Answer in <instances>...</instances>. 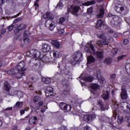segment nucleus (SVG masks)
Segmentation results:
<instances>
[{
    "label": "nucleus",
    "mask_w": 130,
    "mask_h": 130,
    "mask_svg": "<svg viewBox=\"0 0 130 130\" xmlns=\"http://www.w3.org/2000/svg\"><path fill=\"white\" fill-rule=\"evenodd\" d=\"M28 65L32 69H35L36 67H40L41 66V60L36 59V58H32L29 61Z\"/></svg>",
    "instance_id": "f257e3e1"
},
{
    "label": "nucleus",
    "mask_w": 130,
    "mask_h": 130,
    "mask_svg": "<svg viewBox=\"0 0 130 130\" xmlns=\"http://www.w3.org/2000/svg\"><path fill=\"white\" fill-rule=\"evenodd\" d=\"M79 11V6H73V5H72L70 6V7L68 8V11L69 12H71V13L75 16H78Z\"/></svg>",
    "instance_id": "f03ea898"
},
{
    "label": "nucleus",
    "mask_w": 130,
    "mask_h": 130,
    "mask_svg": "<svg viewBox=\"0 0 130 130\" xmlns=\"http://www.w3.org/2000/svg\"><path fill=\"white\" fill-rule=\"evenodd\" d=\"M73 59L75 61L81 62L83 60V53L81 51H77L75 53V55L73 57Z\"/></svg>",
    "instance_id": "7ed1b4c3"
},
{
    "label": "nucleus",
    "mask_w": 130,
    "mask_h": 130,
    "mask_svg": "<svg viewBox=\"0 0 130 130\" xmlns=\"http://www.w3.org/2000/svg\"><path fill=\"white\" fill-rule=\"evenodd\" d=\"M28 53L34 57V58H41V53L38 50L31 49L28 51Z\"/></svg>",
    "instance_id": "20e7f679"
},
{
    "label": "nucleus",
    "mask_w": 130,
    "mask_h": 130,
    "mask_svg": "<svg viewBox=\"0 0 130 130\" xmlns=\"http://www.w3.org/2000/svg\"><path fill=\"white\" fill-rule=\"evenodd\" d=\"M59 106L62 110L66 111L68 112H70L71 110H72V106L64 103H60Z\"/></svg>",
    "instance_id": "39448f33"
},
{
    "label": "nucleus",
    "mask_w": 130,
    "mask_h": 130,
    "mask_svg": "<svg viewBox=\"0 0 130 130\" xmlns=\"http://www.w3.org/2000/svg\"><path fill=\"white\" fill-rule=\"evenodd\" d=\"M25 62L24 61H21L19 62L17 66V69L19 72H24L26 71V69L24 68Z\"/></svg>",
    "instance_id": "423d86ee"
},
{
    "label": "nucleus",
    "mask_w": 130,
    "mask_h": 130,
    "mask_svg": "<svg viewBox=\"0 0 130 130\" xmlns=\"http://www.w3.org/2000/svg\"><path fill=\"white\" fill-rule=\"evenodd\" d=\"M43 18L45 20H52L54 19V15L51 12H47L43 15Z\"/></svg>",
    "instance_id": "0eeeda50"
},
{
    "label": "nucleus",
    "mask_w": 130,
    "mask_h": 130,
    "mask_svg": "<svg viewBox=\"0 0 130 130\" xmlns=\"http://www.w3.org/2000/svg\"><path fill=\"white\" fill-rule=\"evenodd\" d=\"M45 26L50 30H53L54 29V24L52 23V20H47L45 23Z\"/></svg>",
    "instance_id": "6e6552de"
},
{
    "label": "nucleus",
    "mask_w": 130,
    "mask_h": 130,
    "mask_svg": "<svg viewBox=\"0 0 130 130\" xmlns=\"http://www.w3.org/2000/svg\"><path fill=\"white\" fill-rule=\"evenodd\" d=\"M51 50V46L48 44H43L42 46V48L41 49V51L43 53H47L50 52Z\"/></svg>",
    "instance_id": "1a4fd4ad"
},
{
    "label": "nucleus",
    "mask_w": 130,
    "mask_h": 130,
    "mask_svg": "<svg viewBox=\"0 0 130 130\" xmlns=\"http://www.w3.org/2000/svg\"><path fill=\"white\" fill-rule=\"evenodd\" d=\"M53 89L50 86H48L45 91V95L46 97H50L52 96Z\"/></svg>",
    "instance_id": "9d476101"
},
{
    "label": "nucleus",
    "mask_w": 130,
    "mask_h": 130,
    "mask_svg": "<svg viewBox=\"0 0 130 130\" xmlns=\"http://www.w3.org/2000/svg\"><path fill=\"white\" fill-rule=\"evenodd\" d=\"M97 105L98 106L100 107V109L103 111H105L106 110V107L104 104L103 103V102L101 100H97Z\"/></svg>",
    "instance_id": "9b49d317"
},
{
    "label": "nucleus",
    "mask_w": 130,
    "mask_h": 130,
    "mask_svg": "<svg viewBox=\"0 0 130 130\" xmlns=\"http://www.w3.org/2000/svg\"><path fill=\"white\" fill-rule=\"evenodd\" d=\"M83 119L85 122H91L93 120V115L86 114L83 116Z\"/></svg>",
    "instance_id": "f8f14e48"
},
{
    "label": "nucleus",
    "mask_w": 130,
    "mask_h": 130,
    "mask_svg": "<svg viewBox=\"0 0 130 130\" xmlns=\"http://www.w3.org/2000/svg\"><path fill=\"white\" fill-rule=\"evenodd\" d=\"M122 92L120 93V98L123 100L127 99V91L125 88H121Z\"/></svg>",
    "instance_id": "ddd939ff"
},
{
    "label": "nucleus",
    "mask_w": 130,
    "mask_h": 130,
    "mask_svg": "<svg viewBox=\"0 0 130 130\" xmlns=\"http://www.w3.org/2000/svg\"><path fill=\"white\" fill-rule=\"evenodd\" d=\"M110 97V93L108 90L104 91H103L102 94V98L104 99L105 101L108 100L109 99Z\"/></svg>",
    "instance_id": "4468645a"
},
{
    "label": "nucleus",
    "mask_w": 130,
    "mask_h": 130,
    "mask_svg": "<svg viewBox=\"0 0 130 130\" xmlns=\"http://www.w3.org/2000/svg\"><path fill=\"white\" fill-rule=\"evenodd\" d=\"M96 56L97 58L99 59H103L104 58V52L103 51H97L96 52L94 53Z\"/></svg>",
    "instance_id": "2eb2a0df"
},
{
    "label": "nucleus",
    "mask_w": 130,
    "mask_h": 130,
    "mask_svg": "<svg viewBox=\"0 0 130 130\" xmlns=\"http://www.w3.org/2000/svg\"><path fill=\"white\" fill-rule=\"evenodd\" d=\"M71 74L70 71H69L68 69H65L64 70V74H62V76H64L65 79H69Z\"/></svg>",
    "instance_id": "dca6fc26"
},
{
    "label": "nucleus",
    "mask_w": 130,
    "mask_h": 130,
    "mask_svg": "<svg viewBox=\"0 0 130 130\" xmlns=\"http://www.w3.org/2000/svg\"><path fill=\"white\" fill-rule=\"evenodd\" d=\"M97 44L99 45H108L109 41L108 40H102L98 41Z\"/></svg>",
    "instance_id": "f3484780"
},
{
    "label": "nucleus",
    "mask_w": 130,
    "mask_h": 130,
    "mask_svg": "<svg viewBox=\"0 0 130 130\" xmlns=\"http://www.w3.org/2000/svg\"><path fill=\"white\" fill-rule=\"evenodd\" d=\"M82 80L87 82H92L93 81V77L92 76H83L82 77Z\"/></svg>",
    "instance_id": "a211bd4d"
},
{
    "label": "nucleus",
    "mask_w": 130,
    "mask_h": 130,
    "mask_svg": "<svg viewBox=\"0 0 130 130\" xmlns=\"http://www.w3.org/2000/svg\"><path fill=\"white\" fill-rule=\"evenodd\" d=\"M87 64H90V63H93V62H95V58L92 55H90V56H88L87 58Z\"/></svg>",
    "instance_id": "6ab92c4d"
},
{
    "label": "nucleus",
    "mask_w": 130,
    "mask_h": 130,
    "mask_svg": "<svg viewBox=\"0 0 130 130\" xmlns=\"http://www.w3.org/2000/svg\"><path fill=\"white\" fill-rule=\"evenodd\" d=\"M128 104L126 102H122L120 103V108L122 109L123 111L125 110L126 108L129 106Z\"/></svg>",
    "instance_id": "aec40b11"
},
{
    "label": "nucleus",
    "mask_w": 130,
    "mask_h": 130,
    "mask_svg": "<svg viewBox=\"0 0 130 130\" xmlns=\"http://www.w3.org/2000/svg\"><path fill=\"white\" fill-rule=\"evenodd\" d=\"M4 89L7 92H10V84L8 81H5L4 83Z\"/></svg>",
    "instance_id": "412c9836"
},
{
    "label": "nucleus",
    "mask_w": 130,
    "mask_h": 130,
    "mask_svg": "<svg viewBox=\"0 0 130 130\" xmlns=\"http://www.w3.org/2000/svg\"><path fill=\"white\" fill-rule=\"evenodd\" d=\"M38 58L40 59V60L42 61L43 62H44L45 63L49 62V58L46 55H43L42 58L41 55H40V58Z\"/></svg>",
    "instance_id": "4be33fe9"
},
{
    "label": "nucleus",
    "mask_w": 130,
    "mask_h": 130,
    "mask_svg": "<svg viewBox=\"0 0 130 130\" xmlns=\"http://www.w3.org/2000/svg\"><path fill=\"white\" fill-rule=\"evenodd\" d=\"M42 81L45 84H49L51 82V79H50V78H48V77L47 78L43 77L42 78Z\"/></svg>",
    "instance_id": "5701e85b"
},
{
    "label": "nucleus",
    "mask_w": 130,
    "mask_h": 130,
    "mask_svg": "<svg viewBox=\"0 0 130 130\" xmlns=\"http://www.w3.org/2000/svg\"><path fill=\"white\" fill-rule=\"evenodd\" d=\"M51 43L53 45H54L55 46V47L57 49H59L60 48V43H59V42H58V41L57 40H53L52 41Z\"/></svg>",
    "instance_id": "b1692460"
},
{
    "label": "nucleus",
    "mask_w": 130,
    "mask_h": 130,
    "mask_svg": "<svg viewBox=\"0 0 130 130\" xmlns=\"http://www.w3.org/2000/svg\"><path fill=\"white\" fill-rule=\"evenodd\" d=\"M103 21L102 19H99L97 21L95 27L98 28V29H100L101 28L103 25Z\"/></svg>",
    "instance_id": "393cba45"
},
{
    "label": "nucleus",
    "mask_w": 130,
    "mask_h": 130,
    "mask_svg": "<svg viewBox=\"0 0 130 130\" xmlns=\"http://www.w3.org/2000/svg\"><path fill=\"white\" fill-rule=\"evenodd\" d=\"M96 77L101 83L104 84L106 82L105 78L103 77L102 76L97 74Z\"/></svg>",
    "instance_id": "a878e982"
},
{
    "label": "nucleus",
    "mask_w": 130,
    "mask_h": 130,
    "mask_svg": "<svg viewBox=\"0 0 130 130\" xmlns=\"http://www.w3.org/2000/svg\"><path fill=\"white\" fill-rule=\"evenodd\" d=\"M96 4V1L95 0H92L91 1H87L83 4L84 6H89L92 5H95Z\"/></svg>",
    "instance_id": "bb28decb"
},
{
    "label": "nucleus",
    "mask_w": 130,
    "mask_h": 130,
    "mask_svg": "<svg viewBox=\"0 0 130 130\" xmlns=\"http://www.w3.org/2000/svg\"><path fill=\"white\" fill-rule=\"evenodd\" d=\"M90 87L92 90L96 91L97 89H99L100 86L99 84L92 83L90 85Z\"/></svg>",
    "instance_id": "cd10ccee"
},
{
    "label": "nucleus",
    "mask_w": 130,
    "mask_h": 130,
    "mask_svg": "<svg viewBox=\"0 0 130 130\" xmlns=\"http://www.w3.org/2000/svg\"><path fill=\"white\" fill-rule=\"evenodd\" d=\"M121 6V5L118 4V5H116L115 6V10L116 11H117V10H118V9H119L121 12L124 13V8L123 6Z\"/></svg>",
    "instance_id": "c85d7f7f"
},
{
    "label": "nucleus",
    "mask_w": 130,
    "mask_h": 130,
    "mask_svg": "<svg viewBox=\"0 0 130 130\" xmlns=\"http://www.w3.org/2000/svg\"><path fill=\"white\" fill-rule=\"evenodd\" d=\"M43 102H42V101L41 102H39L37 104L38 106H36L34 108V109L35 111H37L39 110L40 109V107L41 106H43Z\"/></svg>",
    "instance_id": "c756f323"
},
{
    "label": "nucleus",
    "mask_w": 130,
    "mask_h": 130,
    "mask_svg": "<svg viewBox=\"0 0 130 130\" xmlns=\"http://www.w3.org/2000/svg\"><path fill=\"white\" fill-rule=\"evenodd\" d=\"M104 62H105V63H106L107 65L108 64H110L112 63V58L109 57L107 58H106V59L104 60Z\"/></svg>",
    "instance_id": "7c9ffc66"
},
{
    "label": "nucleus",
    "mask_w": 130,
    "mask_h": 130,
    "mask_svg": "<svg viewBox=\"0 0 130 130\" xmlns=\"http://www.w3.org/2000/svg\"><path fill=\"white\" fill-rule=\"evenodd\" d=\"M53 55L54 58H57L61 56V54L60 52H58L57 51L53 52Z\"/></svg>",
    "instance_id": "2f4dec72"
},
{
    "label": "nucleus",
    "mask_w": 130,
    "mask_h": 130,
    "mask_svg": "<svg viewBox=\"0 0 130 130\" xmlns=\"http://www.w3.org/2000/svg\"><path fill=\"white\" fill-rule=\"evenodd\" d=\"M7 73L9 76H13V75L14 76L16 75V73L15 72L14 69H11V70L7 71Z\"/></svg>",
    "instance_id": "473e14b6"
},
{
    "label": "nucleus",
    "mask_w": 130,
    "mask_h": 130,
    "mask_svg": "<svg viewBox=\"0 0 130 130\" xmlns=\"http://www.w3.org/2000/svg\"><path fill=\"white\" fill-rule=\"evenodd\" d=\"M63 7V5L62 4V2L60 1V2L57 4L55 8L58 9L59 10H62V8Z\"/></svg>",
    "instance_id": "72a5a7b5"
},
{
    "label": "nucleus",
    "mask_w": 130,
    "mask_h": 130,
    "mask_svg": "<svg viewBox=\"0 0 130 130\" xmlns=\"http://www.w3.org/2000/svg\"><path fill=\"white\" fill-rule=\"evenodd\" d=\"M123 121V117L122 116H117V122L118 124H121Z\"/></svg>",
    "instance_id": "f704fd0d"
},
{
    "label": "nucleus",
    "mask_w": 130,
    "mask_h": 130,
    "mask_svg": "<svg viewBox=\"0 0 130 130\" xmlns=\"http://www.w3.org/2000/svg\"><path fill=\"white\" fill-rule=\"evenodd\" d=\"M27 27V25L25 24H23V23H21V24L19 25L18 27V29L21 30L25 29Z\"/></svg>",
    "instance_id": "c9c22d12"
},
{
    "label": "nucleus",
    "mask_w": 130,
    "mask_h": 130,
    "mask_svg": "<svg viewBox=\"0 0 130 130\" xmlns=\"http://www.w3.org/2000/svg\"><path fill=\"white\" fill-rule=\"evenodd\" d=\"M124 112L127 114H130V105L123 110Z\"/></svg>",
    "instance_id": "e433bc0d"
},
{
    "label": "nucleus",
    "mask_w": 130,
    "mask_h": 130,
    "mask_svg": "<svg viewBox=\"0 0 130 130\" xmlns=\"http://www.w3.org/2000/svg\"><path fill=\"white\" fill-rule=\"evenodd\" d=\"M30 35V32L28 30H25L23 33V37H28Z\"/></svg>",
    "instance_id": "4c0bfd02"
},
{
    "label": "nucleus",
    "mask_w": 130,
    "mask_h": 130,
    "mask_svg": "<svg viewBox=\"0 0 130 130\" xmlns=\"http://www.w3.org/2000/svg\"><path fill=\"white\" fill-rule=\"evenodd\" d=\"M98 38L103 40H108L107 39L104 34H102L98 36Z\"/></svg>",
    "instance_id": "58836bf2"
},
{
    "label": "nucleus",
    "mask_w": 130,
    "mask_h": 130,
    "mask_svg": "<svg viewBox=\"0 0 130 130\" xmlns=\"http://www.w3.org/2000/svg\"><path fill=\"white\" fill-rule=\"evenodd\" d=\"M105 14V10L104 9H101L100 11V14L99 15V17L102 18Z\"/></svg>",
    "instance_id": "ea45409f"
},
{
    "label": "nucleus",
    "mask_w": 130,
    "mask_h": 130,
    "mask_svg": "<svg viewBox=\"0 0 130 130\" xmlns=\"http://www.w3.org/2000/svg\"><path fill=\"white\" fill-rule=\"evenodd\" d=\"M66 21V18L65 17H60L59 18V24H62L63 23L65 22Z\"/></svg>",
    "instance_id": "a19ab883"
},
{
    "label": "nucleus",
    "mask_w": 130,
    "mask_h": 130,
    "mask_svg": "<svg viewBox=\"0 0 130 130\" xmlns=\"http://www.w3.org/2000/svg\"><path fill=\"white\" fill-rule=\"evenodd\" d=\"M58 123L59 124H61L64 121V119L63 117L62 116H59L58 117Z\"/></svg>",
    "instance_id": "79ce46f5"
},
{
    "label": "nucleus",
    "mask_w": 130,
    "mask_h": 130,
    "mask_svg": "<svg viewBox=\"0 0 130 130\" xmlns=\"http://www.w3.org/2000/svg\"><path fill=\"white\" fill-rule=\"evenodd\" d=\"M23 102H17L16 103V106L17 108H20V106H22Z\"/></svg>",
    "instance_id": "37998d69"
},
{
    "label": "nucleus",
    "mask_w": 130,
    "mask_h": 130,
    "mask_svg": "<svg viewBox=\"0 0 130 130\" xmlns=\"http://www.w3.org/2000/svg\"><path fill=\"white\" fill-rule=\"evenodd\" d=\"M126 57V55H122L121 56H118L117 58V62H119V61L121 60L122 59H123V57Z\"/></svg>",
    "instance_id": "c03bdc74"
},
{
    "label": "nucleus",
    "mask_w": 130,
    "mask_h": 130,
    "mask_svg": "<svg viewBox=\"0 0 130 130\" xmlns=\"http://www.w3.org/2000/svg\"><path fill=\"white\" fill-rule=\"evenodd\" d=\"M87 13L89 15L92 14L93 13V8L92 7L89 8L87 9Z\"/></svg>",
    "instance_id": "a18cd8bd"
},
{
    "label": "nucleus",
    "mask_w": 130,
    "mask_h": 130,
    "mask_svg": "<svg viewBox=\"0 0 130 130\" xmlns=\"http://www.w3.org/2000/svg\"><path fill=\"white\" fill-rule=\"evenodd\" d=\"M70 93L69 90L66 89L63 91L62 92V95H64V96H67Z\"/></svg>",
    "instance_id": "49530a36"
},
{
    "label": "nucleus",
    "mask_w": 130,
    "mask_h": 130,
    "mask_svg": "<svg viewBox=\"0 0 130 130\" xmlns=\"http://www.w3.org/2000/svg\"><path fill=\"white\" fill-rule=\"evenodd\" d=\"M14 28V25L13 24H11L10 26H8V29L9 31H11Z\"/></svg>",
    "instance_id": "de8ad7c7"
},
{
    "label": "nucleus",
    "mask_w": 130,
    "mask_h": 130,
    "mask_svg": "<svg viewBox=\"0 0 130 130\" xmlns=\"http://www.w3.org/2000/svg\"><path fill=\"white\" fill-rule=\"evenodd\" d=\"M89 47H90V49L92 51H93V52L95 51L94 47L92 43L89 44Z\"/></svg>",
    "instance_id": "09e8293b"
},
{
    "label": "nucleus",
    "mask_w": 130,
    "mask_h": 130,
    "mask_svg": "<svg viewBox=\"0 0 130 130\" xmlns=\"http://www.w3.org/2000/svg\"><path fill=\"white\" fill-rule=\"evenodd\" d=\"M84 50L86 51L87 53H91V50L88 47H86V48H84Z\"/></svg>",
    "instance_id": "8fccbe9b"
},
{
    "label": "nucleus",
    "mask_w": 130,
    "mask_h": 130,
    "mask_svg": "<svg viewBox=\"0 0 130 130\" xmlns=\"http://www.w3.org/2000/svg\"><path fill=\"white\" fill-rule=\"evenodd\" d=\"M39 96H35L34 98V103H37L39 101Z\"/></svg>",
    "instance_id": "3c124183"
},
{
    "label": "nucleus",
    "mask_w": 130,
    "mask_h": 130,
    "mask_svg": "<svg viewBox=\"0 0 130 130\" xmlns=\"http://www.w3.org/2000/svg\"><path fill=\"white\" fill-rule=\"evenodd\" d=\"M34 6H35V7H37L35 8V10H37L39 8V4L38 3V2H36L35 3Z\"/></svg>",
    "instance_id": "603ef678"
},
{
    "label": "nucleus",
    "mask_w": 130,
    "mask_h": 130,
    "mask_svg": "<svg viewBox=\"0 0 130 130\" xmlns=\"http://www.w3.org/2000/svg\"><path fill=\"white\" fill-rule=\"evenodd\" d=\"M128 43H129V41H128V39H125L123 40V44H124V45H127V44H128Z\"/></svg>",
    "instance_id": "864d4df0"
},
{
    "label": "nucleus",
    "mask_w": 130,
    "mask_h": 130,
    "mask_svg": "<svg viewBox=\"0 0 130 130\" xmlns=\"http://www.w3.org/2000/svg\"><path fill=\"white\" fill-rule=\"evenodd\" d=\"M20 30H21V29H20V28H19V27H17L16 29H15L14 30V32L15 34H18Z\"/></svg>",
    "instance_id": "5fc2aeb1"
},
{
    "label": "nucleus",
    "mask_w": 130,
    "mask_h": 130,
    "mask_svg": "<svg viewBox=\"0 0 130 130\" xmlns=\"http://www.w3.org/2000/svg\"><path fill=\"white\" fill-rule=\"evenodd\" d=\"M46 111V107H43L41 109V112L42 113H44Z\"/></svg>",
    "instance_id": "6e6d98bb"
},
{
    "label": "nucleus",
    "mask_w": 130,
    "mask_h": 130,
    "mask_svg": "<svg viewBox=\"0 0 130 130\" xmlns=\"http://www.w3.org/2000/svg\"><path fill=\"white\" fill-rule=\"evenodd\" d=\"M116 77V74H112L110 75V78L111 79H114Z\"/></svg>",
    "instance_id": "4d7b16f0"
},
{
    "label": "nucleus",
    "mask_w": 130,
    "mask_h": 130,
    "mask_svg": "<svg viewBox=\"0 0 130 130\" xmlns=\"http://www.w3.org/2000/svg\"><path fill=\"white\" fill-rule=\"evenodd\" d=\"M84 130H92V129L90 128V127H89L88 125H86L85 127H84Z\"/></svg>",
    "instance_id": "13d9d810"
},
{
    "label": "nucleus",
    "mask_w": 130,
    "mask_h": 130,
    "mask_svg": "<svg viewBox=\"0 0 130 130\" xmlns=\"http://www.w3.org/2000/svg\"><path fill=\"white\" fill-rule=\"evenodd\" d=\"M114 31L111 28L108 31V33L110 34H113Z\"/></svg>",
    "instance_id": "bf43d9fd"
},
{
    "label": "nucleus",
    "mask_w": 130,
    "mask_h": 130,
    "mask_svg": "<svg viewBox=\"0 0 130 130\" xmlns=\"http://www.w3.org/2000/svg\"><path fill=\"white\" fill-rule=\"evenodd\" d=\"M54 76L55 78H60L61 77V75H60L58 73H57L56 74H55Z\"/></svg>",
    "instance_id": "052dcab7"
},
{
    "label": "nucleus",
    "mask_w": 130,
    "mask_h": 130,
    "mask_svg": "<svg viewBox=\"0 0 130 130\" xmlns=\"http://www.w3.org/2000/svg\"><path fill=\"white\" fill-rule=\"evenodd\" d=\"M20 113L21 114V115H23V114H24L25 113V110H20Z\"/></svg>",
    "instance_id": "680f3d73"
},
{
    "label": "nucleus",
    "mask_w": 130,
    "mask_h": 130,
    "mask_svg": "<svg viewBox=\"0 0 130 130\" xmlns=\"http://www.w3.org/2000/svg\"><path fill=\"white\" fill-rule=\"evenodd\" d=\"M60 130H68V128L67 127L63 126L61 127Z\"/></svg>",
    "instance_id": "e2e57ef3"
},
{
    "label": "nucleus",
    "mask_w": 130,
    "mask_h": 130,
    "mask_svg": "<svg viewBox=\"0 0 130 130\" xmlns=\"http://www.w3.org/2000/svg\"><path fill=\"white\" fill-rule=\"evenodd\" d=\"M64 32V30L63 29H61L59 31V34L61 35L63 34Z\"/></svg>",
    "instance_id": "0e129e2a"
},
{
    "label": "nucleus",
    "mask_w": 130,
    "mask_h": 130,
    "mask_svg": "<svg viewBox=\"0 0 130 130\" xmlns=\"http://www.w3.org/2000/svg\"><path fill=\"white\" fill-rule=\"evenodd\" d=\"M4 3H5L4 0H0V6L3 5Z\"/></svg>",
    "instance_id": "69168bd1"
},
{
    "label": "nucleus",
    "mask_w": 130,
    "mask_h": 130,
    "mask_svg": "<svg viewBox=\"0 0 130 130\" xmlns=\"http://www.w3.org/2000/svg\"><path fill=\"white\" fill-rule=\"evenodd\" d=\"M23 40H24V41H26L27 42H28L29 41V39L28 38H27V37L24 38Z\"/></svg>",
    "instance_id": "338daca9"
},
{
    "label": "nucleus",
    "mask_w": 130,
    "mask_h": 130,
    "mask_svg": "<svg viewBox=\"0 0 130 130\" xmlns=\"http://www.w3.org/2000/svg\"><path fill=\"white\" fill-rule=\"evenodd\" d=\"M13 110V108L11 107V108H7L6 109V111H10V110Z\"/></svg>",
    "instance_id": "774afa93"
}]
</instances>
